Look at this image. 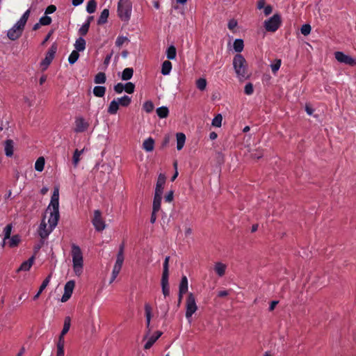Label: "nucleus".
Masks as SVG:
<instances>
[{"label":"nucleus","instance_id":"nucleus-1","mask_svg":"<svg viewBox=\"0 0 356 356\" xmlns=\"http://www.w3.org/2000/svg\"><path fill=\"white\" fill-rule=\"evenodd\" d=\"M47 212H49V218L48 219L49 227L43 219L40 225L38 233L40 236L44 239L47 238L49 234L56 227L59 218V190L55 188L51 198L50 203L47 209Z\"/></svg>","mask_w":356,"mask_h":356},{"label":"nucleus","instance_id":"nucleus-2","mask_svg":"<svg viewBox=\"0 0 356 356\" xmlns=\"http://www.w3.org/2000/svg\"><path fill=\"white\" fill-rule=\"evenodd\" d=\"M233 66L240 80L249 78L247 61L243 55L237 54L233 58Z\"/></svg>","mask_w":356,"mask_h":356},{"label":"nucleus","instance_id":"nucleus-3","mask_svg":"<svg viewBox=\"0 0 356 356\" xmlns=\"http://www.w3.org/2000/svg\"><path fill=\"white\" fill-rule=\"evenodd\" d=\"M71 254L72 257L73 268L76 275H80L83 271V259L81 248L73 244L72 245Z\"/></svg>","mask_w":356,"mask_h":356},{"label":"nucleus","instance_id":"nucleus-4","mask_svg":"<svg viewBox=\"0 0 356 356\" xmlns=\"http://www.w3.org/2000/svg\"><path fill=\"white\" fill-rule=\"evenodd\" d=\"M132 3L130 0H119L118 3V15L124 22H128L131 15Z\"/></svg>","mask_w":356,"mask_h":356},{"label":"nucleus","instance_id":"nucleus-5","mask_svg":"<svg viewBox=\"0 0 356 356\" xmlns=\"http://www.w3.org/2000/svg\"><path fill=\"white\" fill-rule=\"evenodd\" d=\"M282 19L279 14L273 15L264 22V27L267 31L275 32L281 26Z\"/></svg>","mask_w":356,"mask_h":356},{"label":"nucleus","instance_id":"nucleus-6","mask_svg":"<svg viewBox=\"0 0 356 356\" xmlns=\"http://www.w3.org/2000/svg\"><path fill=\"white\" fill-rule=\"evenodd\" d=\"M186 317L190 318L193 314L197 311V307L195 302V298L193 293H189L186 298Z\"/></svg>","mask_w":356,"mask_h":356},{"label":"nucleus","instance_id":"nucleus-7","mask_svg":"<svg viewBox=\"0 0 356 356\" xmlns=\"http://www.w3.org/2000/svg\"><path fill=\"white\" fill-rule=\"evenodd\" d=\"M57 44L56 43H53L47 52L45 58L41 61L40 65L42 67V70H45L51 64L57 51Z\"/></svg>","mask_w":356,"mask_h":356},{"label":"nucleus","instance_id":"nucleus-8","mask_svg":"<svg viewBox=\"0 0 356 356\" xmlns=\"http://www.w3.org/2000/svg\"><path fill=\"white\" fill-rule=\"evenodd\" d=\"M92 222L95 229L98 232H101L105 229V222L102 217V213L99 210H95L94 211Z\"/></svg>","mask_w":356,"mask_h":356},{"label":"nucleus","instance_id":"nucleus-9","mask_svg":"<svg viewBox=\"0 0 356 356\" xmlns=\"http://www.w3.org/2000/svg\"><path fill=\"white\" fill-rule=\"evenodd\" d=\"M24 27L19 26L17 22L11 29L8 31L7 36L11 40L18 39L23 32Z\"/></svg>","mask_w":356,"mask_h":356},{"label":"nucleus","instance_id":"nucleus-10","mask_svg":"<svg viewBox=\"0 0 356 356\" xmlns=\"http://www.w3.org/2000/svg\"><path fill=\"white\" fill-rule=\"evenodd\" d=\"M335 58L337 61L341 63H345L350 66L356 65V60L353 58L346 55L341 51H336L334 53Z\"/></svg>","mask_w":356,"mask_h":356},{"label":"nucleus","instance_id":"nucleus-11","mask_svg":"<svg viewBox=\"0 0 356 356\" xmlns=\"http://www.w3.org/2000/svg\"><path fill=\"white\" fill-rule=\"evenodd\" d=\"M75 282L74 280H70L65 284L64 287V293L61 298V302H65L71 298Z\"/></svg>","mask_w":356,"mask_h":356},{"label":"nucleus","instance_id":"nucleus-12","mask_svg":"<svg viewBox=\"0 0 356 356\" xmlns=\"http://www.w3.org/2000/svg\"><path fill=\"white\" fill-rule=\"evenodd\" d=\"M88 127L89 124L83 118H78L75 120L74 131L76 133L84 132Z\"/></svg>","mask_w":356,"mask_h":356},{"label":"nucleus","instance_id":"nucleus-13","mask_svg":"<svg viewBox=\"0 0 356 356\" xmlns=\"http://www.w3.org/2000/svg\"><path fill=\"white\" fill-rule=\"evenodd\" d=\"M165 183V176L160 174L158 177L154 194L162 195L163 186Z\"/></svg>","mask_w":356,"mask_h":356},{"label":"nucleus","instance_id":"nucleus-14","mask_svg":"<svg viewBox=\"0 0 356 356\" xmlns=\"http://www.w3.org/2000/svg\"><path fill=\"white\" fill-rule=\"evenodd\" d=\"M124 243H122L119 247V250L117 254V259H116V261H115L114 266L122 268V264L124 262Z\"/></svg>","mask_w":356,"mask_h":356},{"label":"nucleus","instance_id":"nucleus-15","mask_svg":"<svg viewBox=\"0 0 356 356\" xmlns=\"http://www.w3.org/2000/svg\"><path fill=\"white\" fill-rule=\"evenodd\" d=\"M35 257L32 256L27 261H24L18 268L17 271H28L33 264Z\"/></svg>","mask_w":356,"mask_h":356},{"label":"nucleus","instance_id":"nucleus-16","mask_svg":"<svg viewBox=\"0 0 356 356\" xmlns=\"http://www.w3.org/2000/svg\"><path fill=\"white\" fill-rule=\"evenodd\" d=\"M51 275L49 274L42 282V284L40 285V288H39V290L38 291V293L33 296V300H37L40 294L42 293V292L45 289V288L48 286L49 282H50V280H51Z\"/></svg>","mask_w":356,"mask_h":356},{"label":"nucleus","instance_id":"nucleus-17","mask_svg":"<svg viewBox=\"0 0 356 356\" xmlns=\"http://www.w3.org/2000/svg\"><path fill=\"white\" fill-rule=\"evenodd\" d=\"M169 277H161V284L162 288V293L165 298L170 295V286L168 282Z\"/></svg>","mask_w":356,"mask_h":356},{"label":"nucleus","instance_id":"nucleus-18","mask_svg":"<svg viewBox=\"0 0 356 356\" xmlns=\"http://www.w3.org/2000/svg\"><path fill=\"white\" fill-rule=\"evenodd\" d=\"M4 150L7 156L10 157L13 155V141L12 140H6Z\"/></svg>","mask_w":356,"mask_h":356},{"label":"nucleus","instance_id":"nucleus-19","mask_svg":"<svg viewBox=\"0 0 356 356\" xmlns=\"http://www.w3.org/2000/svg\"><path fill=\"white\" fill-rule=\"evenodd\" d=\"M154 147V140L152 138L149 137L145 140L143 143V148L146 152H152Z\"/></svg>","mask_w":356,"mask_h":356},{"label":"nucleus","instance_id":"nucleus-20","mask_svg":"<svg viewBox=\"0 0 356 356\" xmlns=\"http://www.w3.org/2000/svg\"><path fill=\"white\" fill-rule=\"evenodd\" d=\"M161 199L162 195L154 194L152 207V210L154 212H158L160 210Z\"/></svg>","mask_w":356,"mask_h":356},{"label":"nucleus","instance_id":"nucleus-21","mask_svg":"<svg viewBox=\"0 0 356 356\" xmlns=\"http://www.w3.org/2000/svg\"><path fill=\"white\" fill-rule=\"evenodd\" d=\"M177 137V148L178 150H181L186 141V136L183 133H177L176 135Z\"/></svg>","mask_w":356,"mask_h":356},{"label":"nucleus","instance_id":"nucleus-22","mask_svg":"<svg viewBox=\"0 0 356 356\" xmlns=\"http://www.w3.org/2000/svg\"><path fill=\"white\" fill-rule=\"evenodd\" d=\"M226 270V265L221 263L217 262L214 266V270L218 276L222 277L225 275Z\"/></svg>","mask_w":356,"mask_h":356},{"label":"nucleus","instance_id":"nucleus-23","mask_svg":"<svg viewBox=\"0 0 356 356\" xmlns=\"http://www.w3.org/2000/svg\"><path fill=\"white\" fill-rule=\"evenodd\" d=\"M118 109H119L118 102H117L116 99H113V101L111 102V103L108 107L107 112L111 115H115L117 113Z\"/></svg>","mask_w":356,"mask_h":356},{"label":"nucleus","instance_id":"nucleus-24","mask_svg":"<svg viewBox=\"0 0 356 356\" xmlns=\"http://www.w3.org/2000/svg\"><path fill=\"white\" fill-rule=\"evenodd\" d=\"M188 291V279L186 276L184 275L181 277V280L179 286V293H186Z\"/></svg>","mask_w":356,"mask_h":356},{"label":"nucleus","instance_id":"nucleus-25","mask_svg":"<svg viewBox=\"0 0 356 356\" xmlns=\"http://www.w3.org/2000/svg\"><path fill=\"white\" fill-rule=\"evenodd\" d=\"M133 74H134L133 68L127 67L122 71L121 79L123 81H128L132 78Z\"/></svg>","mask_w":356,"mask_h":356},{"label":"nucleus","instance_id":"nucleus-26","mask_svg":"<svg viewBox=\"0 0 356 356\" xmlns=\"http://www.w3.org/2000/svg\"><path fill=\"white\" fill-rule=\"evenodd\" d=\"M108 15H109V10L107 8H105L104 9L101 14H100V16L97 20V24L99 25H102V24H105L106 22H107V19L108 17Z\"/></svg>","mask_w":356,"mask_h":356},{"label":"nucleus","instance_id":"nucleus-27","mask_svg":"<svg viewBox=\"0 0 356 356\" xmlns=\"http://www.w3.org/2000/svg\"><path fill=\"white\" fill-rule=\"evenodd\" d=\"M76 51H82L86 49V40L82 38H79L74 44Z\"/></svg>","mask_w":356,"mask_h":356},{"label":"nucleus","instance_id":"nucleus-28","mask_svg":"<svg viewBox=\"0 0 356 356\" xmlns=\"http://www.w3.org/2000/svg\"><path fill=\"white\" fill-rule=\"evenodd\" d=\"M84 151V149L81 150L76 149L74 152L73 156H72V163L74 167H76L81 160V155L83 154Z\"/></svg>","mask_w":356,"mask_h":356},{"label":"nucleus","instance_id":"nucleus-29","mask_svg":"<svg viewBox=\"0 0 356 356\" xmlns=\"http://www.w3.org/2000/svg\"><path fill=\"white\" fill-rule=\"evenodd\" d=\"M71 325V318L70 316H66L64 320V325L63 330L60 334V336H65L69 331Z\"/></svg>","mask_w":356,"mask_h":356},{"label":"nucleus","instance_id":"nucleus-30","mask_svg":"<svg viewBox=\"0 0 356 356\" xmlns=\"http://www.w3.org/2000/svg\"><path fill=\"white\" fill-rule=\"evenodd\" d=\"M145 313L146 317V325L147 327H149L152 318V307L149 304L145 305Z\"/></svg>","mask_w":356,"mask_h":356},{"label":"nucleus","instance_id":"nucleus-31","mask_svg":"<svg viewBox=\"0 0 356 356\" xmlns=\"http://www.w3.org/2000/svg\"><path fill=\"white\" fill-rule=\"evenodd\" d=\"M172 70V63L169 60H165L162 63L161 74L163 75H168L170 74Z\"/></svg>","mask_w":356,"mask_h":356},{"label":"nucleus","instance_id":"nucleus-32","mask_svg":"<svg viewBox=\"0 0 356 356\" xmlns=\"http://www.w3.org/2000/svg\"><path fill=\"white\" fill-rule=\"evenodd\" d=\"M169 261L170 257H165L163 264V273L161 277H169Z\"/></svg>","mask_w":356,"mask_h":356},{"label":"nucleus","instance_id":"nucleus-33","mask_svg":"<svg viewBox=\"0 0 356 356\" xmlns=\"http://www.w3.org/2000/svg\"><path fill=\"white\" fill-rule=\"evenodd\" d=\"M116 100L118 102L119 106L120 105V106H124V107L128 106L131 104V97H129L127 95H124L122 97H118Z\"/></svg>","mask_w":356,"mask_h":356},{"label":"nucleus","instance_id":"nucleus-34","mask_svg":"<svg viewBox=\"0 0 356 356\" xmlns=\"http://www.w3.org/2000/svg\"><path fill=\"white\" fill-rule=\"evenodd\" d=\"M106 90V87H104V86H95L93 88V94L95 97H102L105 95Z\"/></svg>","mask_w":356,"mask_h":356},{"label":"nucleus","instance_id":"nucleus-35","mask_svg":"<svg viewBox=\"0 0 356 356\" xmlns=\"http://www.w3.org/2000/svg\"><path fill=\"white\" fill-rule=\"evenodd\" d=\"M106 81V76L105 73L104 72H98L94 79V82L96 84H102L104 83Z\"/></svg>","mask_w":356,"mask_h":356},{"label":"nucleus","instance_id":"nucleus-36","mask_svg":"<svg viewBox=\"0 0 356 356\" xmlns=\"http://www.w3.org/2000/svg\"><path fill=\"white\" fill-rule=\"evenodd\" d=\"M156 114L160 118H165L168 116L169 110L166 106H161L156 109Z\"/></svg>","mask_w":356,"mask_h":356},{"label":"nucleus","instance_id":"nucleus-37","mask_svg":"<svg viewBox=\"0 0 356 356\" xmlns=\"http://www.w3.org/2000/svg\"><path fill=\"white\" fill-rule=\"evenodd\" d=\"M177 50L175 46H170L166 51V56L169 60H173L176 58Z\"/></svg>","mask_w":356,"mask_h":356},{"label":"nucleus","instance_id":"nucleus-38","mask_svg":"<svg viewBox=\"0 0 356 356\" xmlns=\"http://www.w3.org/2000/svg\"><path fill=\"white\" fill-rule=\"evenodd\" d=\"M233 46H234V50L236 52H238V53L241 52L244 47L243 40L241 39H236L234 42Z\"/></svg>","mask_w":356,"mask_h":356},{"label":"nucleus","instance_id":"nucleus-39","mask_svg":"<svg viewBox=\"0 0 356 356\" xmlns=\"http://www.w3.org/2000/svg\"><path fill=\"white\" fill-rule=\"evenodd\" d=\"M30 13H31V10L29 9H28L22 15L21 18L17 21V23L19 24V26H24V27L25 26V25L26 24V22H27V20H28V19L29 17Z\"/></svg>","mask_w":356,"mask_h":356},{"label":"nucleus","instance_id":"nucleus-40","mask_svg":"<svg viewBox=\"0 0 356 356\" xmlns=\"http://www.w3.org/2000/svg\"><path fill=\"white\" fill-rule=\"evenodd\" d=\"M44 159L43 157H39L35 163V169L37 171L42 172L44 167Z\"/></svg>","mask_w":356,"mask_h":356},{"label":"nucleus","instance_id":"nucleus-41","mask_svg":"<svg viewBox=\"0 0 356 356\" xmlns=\"http://www.w3.org/2000/svg\"><path fill=\"white\" fill-rule=\"evenodd\" d=\"M97 8V2L95 0H90L86 6V10L88 13L92 14L95 12Z\"/></svg>","mask_w":356,"mask_h":356},{"label":"nucleus","instance_id":"nucleus-42","mask_svg":"<svg viewBox=\"0 0 356 356\" xmlns=\"http://www.w3.org/2000/svg\"><path fill=\"white\" fill-rule=\"evenodd\" d=\"M79 57V51L74 50L72 51V53L70 54V56L68 57V62L70 64H74L77 61Z\"/></svg>","mask_w":356,"mask_h":356},{"label":"nucleus","instance_id":"nucleus-43","mask_svg":"<svg viewBox=\"0 0 356 356\" xmlns=\"http://www.w3.org/2000/svg\"><path fill=\"white\" fill-rule=\"evenodd\" d=\"M281 64H282L281 59H276V60H275L274 63H273L270 65V68H271L272 72L274 74H275L277 73V72L279 70V69L281 66Z\"/></svg>","mask_w":356,"mask_h":356},{"label":"nucleus","instance_id":"nucleus-44","mask_svg":"<svg viewBox=\"0 0 356 356\" xmlns=\"http://www.w3.org/2000/svg\"><path fill=\"white\" fill-rule=\"evenodd\" d=\"M8 239H9V242H8L9 246L10 248H14V247L17 246L20 241V238L18 235H14L11 238L10 237V238H8Z\"/></svg>","mask_w":356,"mask_h":356},{"label":"nucleus","instance_id":"nucleus-45","mask_svg":"<svg viewBox=\"0 0 356 356\" xmlns=\"http://www.w3.org/2000/svg\"><path fill=\"white\" fill-rule=\"evenodd\" d=\"M196 86L200 90H205L207 87V80L204 78H200L196 81Z\"/></svg>","mask_w":356,"mask_h":356},{"label":"nucleus","instance_id":"nucleus-46","mask_svg":"<svg viewBox=\"0 0 356 356\" xmlns=\"http://www.w3.org/2000/svg\"><path fill=\"white\" fill-rule=\"evenodd\" d=\"M90 28L89 22H86L79 30V33L81 36H84L88 32Z\"/></svg>","mask_w":356,"mask_h":356},{"label":"nucleus","instance_id":"nucleus-47","mask_svg":"<svg viewBox=\"0 0 356 356\" xmlns=\"http://www.w3.org/2000/svg\"><path fill=\"white\" fill-rule=\"evenodd\" d=\"M222 117L220 114H218L212 120V125L216 127H220L222 124Z\"/></svg>","mask_w":356,"mask_h":356},{"label":"nucleus","instance_id":"nucleus-48","mask_svg":"<svg viewBox=\"0 0 356 356\" xmlns=\"http://www.w3.org/2000/svg\"><path fill=\"white\" fill-rule=\"evenodd\" d=\"M143 109L147 112V113H151L154 108V104L152 103V102L151 101H147L145 102L144 104H143Z\"/></svg>","mask_w":356,"mask_h":356},{"label":"nucleus","instance_id":"nucleus-49","mask_svg":"<svg viewBox=\"0 0 356 356\" xmlns=\"http://www.w3.org/2000/svg\"><path fill=\"white\" fill-rule=\"evenodd\" d=\"M158 337H154L152 335L145 343L144 348L146 350L149 349L153 346V344L156 341Z\"/></svg>","mask_w":356,"mask_h":356},{"label":"nucleus","instance_id":"nucleus-50","mask_svg":"<svg viewBox=\"0 0 356 356\" xmlns=\"http://www.w3.org/2000/svg\"><path fill=\"white\" fill-rule=\"evenodd\" d=\"M135 90V85L131 82H127L124 84V91L128 94L134 93Z\"/></svg>","mask_w":356,"mask_h":356},{"label":"nucleus","instance_id":"nucleus-51","mask_svg":"<svg viewBox=\"0 0 356 356\" xmlns=\"http://www.w3.org/2000/svg\"><path fill=\"white\" fill-rule=\"evenodd\" d=\"M51 23V18L50 17L47 16V15L40 17V19L39 20V24H42V26L49 25Z\"/></svg>","mask_w":356,"mask_h":356},{"label":"nucleus","instance_id":"nucleus-52","mask_svg":"<svg viewBox=\"0 0 356 356\" xmlns=\"http://www.w3.org/2000/svg\"><path fill=\"white\" fill-rule=\"evenodd\" d=\"M12 231V225H7L6 227L4 228L3 232H4V238L3 241H6V239L10 238V234ZM5 241H3V243Z\"/></svg>","mask_w":356,"mask_h":356},{"label":"nucleus","instance_id":"nucleus-53","mask_svg":"<svg viewBox=\"0 0 356 356\" xmlns=\"http://www.w3.org/2000/svg\"><path fill=\"white\" fill-rule=\"evenodd\" d=\"M311 26L308 24L302 25L300 29L301 33L304 35H309L311 32Z\"/></svg>","mask_w":356,"mask_h":356},{"label":"nucleus","instance_id":"nucleus-54","mask_svg":"<svg viewBox=\"0 0 356 356\" xmlns=\"http://www.w3.org/2000/svg\"><path fill=\"white\" fill-rule=\"evenodd\" d=\"M129 41L128 38L124 36H118L115 41V45L118 47L123 45L125 42Z\"/></svg>","mask_w":356,"mask_h":356},{"label":"nucleus","instance_id":"nucleus-55","mask_svg":"<svg viewBox=\"0 0 356 356\" xmlns=\"http://www.w3.org/2000/svg\"><path fill=\"white\" fill-rule=\"evenodd\" d=\"M113 89L116 93L120 94L124 90V84L118 83L114 86Z\"/></svg>","mask_w":356,"mask_h":356},{"label":"nucleus","instance_id":"nucleus-56","mask_svg":"<svg viewBox=\"0 0 356 356\" xmlns=\"http://www.w3.org/2000/svg\"><path fill=\"white\" fill-rule=\"evenodd\" d=\"M253 92H254L253 85L251 83H247L244 88V92L248 95H250L253 93Z\"/></svg>","mask_w":356,"mask_h":356},{"label":"nucleus","instance_id":"nucleus-57","mask_svg":"<svg viewBox=\"0 0 356 356\" xmlns=\"http://www.w3.org/2000/svg\"><path fill=\"white\" fill-rule=\"evenodd\" d=\"M57 348H64L65 339L63 336L59 335L58 340L56 344Z\"/></svg>","mask_w":356,"mask_h":356},{"label":"nucleus","instance_id":"nucleus-58","mask_svg":"<svg viewBox=\"0 0 356 356\" xmlns=\"http://www.w3.org/2000/svg\"><path fill=\"white\" fill-rule=\"evenodd\" d=\"M56 10V7L54 5L48 6L45 10V15H49L54 13Z\"/></svg>","mask_w":356,"mask_h":356},{"label":"nucleus","instance_id":"nucleus-59","mask_svg":"<svg viewBox=\"0 0 356 356\" xmlns=\"http://www.w3.org/2000/svg\"><path fill=\"white\" fill-rule=\"evenodd\" d=\"M237 26V22L234 19H231L228 22V29L231 31H233L236 26Z\"/></svg>","mask_w":356,"mask_h":356},{"label":"nucleus","instance_id":"nucleus-60","mask_svg":"<svg viewBox=\"0 0 356 356\" xmlns=\"http://www.w3.org/2000/svg\"><path fill=\"white\" fill-rule=\"evenodd\" d=\"M273 11V7L270 5L265 6L264 8V13L266 16L269 15Z\"/></svg>","mask_w":356,"mask_h":356},{"label":"nucleus","instance_id":"nucleus-61","mask_svg":"<svg viewBox=\"0 0 356 356\" xmlns=\"http://www.w3.org/2000/svg\"><path fill=\"white\" fill-rule=\"evenodd\" d=\"M164 198L165 202H172L173 200V191H170L168 194L165 195Z\"/></svg>","mask_w":356,"mask_h":356},{"label":"nucleus","instance_id":"nucleus-62","mask_svg":"<svg viewBox=\"0 0 356 356\" xmlns=\"http://www.w3.org/2000/svg\"><path fill=\"white\" fill-rule=\"evenodd\" d=\"M266 1L265 0H257V8L259 10H261L265 7Z\"/></svg>","mask_w":356,"mask_h":356},{"label":"nucleus","instance_id":"nucleus-63","mask_svg":"<svg viewBox=\"0 0 356 356\" xmlns=\"http://www.w3.org/2000/svg\"><path fill=\"white\" fill-rule=\"evenodd\" d=\"M120 270H121L120 268H118V267H116V266H113V271H112L113 277H117L118 274L120 273Z\"/></svg>","mask_w":356,"mask_h":356},{"label":"nucleus","instance_id":"nucleus-64","mask_svg":"<svg viewBox=\"0 0 356 356\" xmlns=\"http://www.w3.org/2000/svg\"><path fill=\"white\" fill-rule=\"evenodd\" d=\"M305 111L309 115H312L314 112V109L308 104L305 106Z\"/></svg>","mask_w":356,"mask_h":356}]
</instances>
